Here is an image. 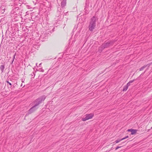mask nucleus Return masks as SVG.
Masks as SVG:
<instances>
[{
	"label": "nucleus",
	"mask_w": 152,
	"mask_h": 152,
	"mask_svg": "<svg viewBox=\"0 0 152 152\" xmlns=\"http://www.w3.org/2000/svg\"><path fill=\"white\" fill-rule=\"evenodd\" d=\"M96 18L94 16L91 19L88 27L89 29L91 31H92L94 29L96 26Z\"/></svg>",
	"instance_id": "nucleus-1"
},
{
	"label": "nucleus",
	"mask_w": 152,
	"mask_h": 152,
	"mask_svg": "<svg viewBox=\"0 0 152 152\" xmlns=\"http://www.w3.org/2000/svg\"><path fill=\"white\" fill-rule=\"evenodd\" d=\"M46 96L45 95L42 96L35 100L33 102L35 104L34 107H36L45 99Z\"/></svg>",
	"instance_id": "nucleus-2"
},
{
	"label": "nucleus",
	"mask_w": 152,
	"mask_h": 152,
	"mask_svg": "<svg viewBox=\"0 0 152 152\" xmlns=\"http://www.w3.org/2000/svg\"><path fill=\"white\" fill-rule=\"evenodd\" d=\"M94 116V114L93 113L86 114L85 115V117L82 118V120L83 121H85L89 119L92 118Z\"/></svg>",
	"instance_id": "nucleus-3"
},
{
	"label": "nucleus",
	"mask_w": 152,
	"mask_h": 152,
	"mask_svg": "<svg viewBox=\"0 0 152 152\" xmlns=\"http://www.w3.org/2000/svg\"><path fill=\"white\" fill-rule=\"evenodd\" d=\"M37 109V108H36L35 107H34V106H33L28 110V114H30L31 113L35 111Z\"/></svg>",
	"instance_id": "nucleus-4"
},
{
	"label": "nucleus",
	"mask_w": 152,
	"mask_h": 152,
	"mask_svg": "<svg viewBox=\"0 0 152 152\" xmlns=\"http://www.w3.org/2000/svg\"><path fill=\"white\" fill-rule=\"evenodd\" d=\"M110 44V43L109 42H107L105 43H104L102 45V48L103 49H104L105 48H107L108 46H109Z\"/></svg>",
	"instance_id": "nucleus-5"
},
{
	"label": "nucleus",
	"mask_w": 152,
	"mask_h": 152,
	"mask_svg": "<svg viewBox=\"0 0 152 152\" xmlns=\"http://www.w3.org/2000/svg\"><path fill=\"white\" fill-rule=\"evenodd\" d=\"M127 131L131 132V134L132 135H133L134 134H135L136 133L137 130L135 129H128L127 130Z\"/></svg>",
	"instance_id": "nucleus-6"
},
{
	"label": "nucleus",
	"mask_w": 152,
	"mask_h": 152,
	"mask_svg": "<svg viewBox=\"0 0 152 152\" xmlns=\"http://www.w3.org/2000/svg\"><path fill=\"white\" fill-rule=\"evenodd\" d=\"M66 0H63L61 2V6L62 7H63L66 5Z\"/></svg>",
	"instance_id": "nucleus-7"
},
{
	"label": "nucleus",
	"mask_w": 152,
	"mask_h": 152,
	"mask_svg": "<svg viewBox=\"0 0 152 152\" xmlns=\"http://www.w3.org/2000/svg\"><path fill=\"white\" fill-rule=\"evenodd\" d=\"M0 69L1 70V72H3L4 70V65H1L0 66Z\"/></svg>",
	"instance_id": "nucleus-8"
},
{
	"label": "nucleus",
	"mask_w": 152,
	"mask_h": 152,
	"mask_svg": "<svg viewBox=\"0 0 152 152\" xmlns=\"http://www.w3.org/2000/svg\"><path fill=\"white\" fill-rule=\"evenodd\" d=\"M128 87L126 85H125L124 86V87L123 89V91H126L127 89H128Z\"/></svg>",
	"instance_id": "nucleus-9"
},
{
	"label": "nucleus",
	"mask_w": 152,
	"mask_h": 152,
	"mask_svg": "<svg viewBox=\"0 0 152 152\" xmlns=\"http://www.w3.org/2000/svg\"><path fill=\"white\" fill-rule=\"evenodd\" d=\"M146 66V65H145L143 66L142 67L140 68V71H142L143 70V69L145 68Z\"/></svg>",
	"instance_id": "nucleus-10"
},
{
	"label": "nucleus",
	"mask_w": 152,
	"mask_h": 152,
	"mask_svg": "<svg viewBox=\"0 0 152 152\" xmlns=\"http://www.w3.org/2000/svg\"><path fill=\"white\" fill-rule=\"evenodd\" d=\"M123 140L122 139L119 140H117L115 141V142L116 143H118L120 142L122 140Z\"/></svg>",
	"instance_id": "nucleus-11"
},
{
	"label": "nucleus",
	"mask_w": 152,
	"mask_h": 152,
	"mask_svg": "<svg viewBox=\"0 0 152 152\" xmlns=\"http://www.w3.org/2000/svg\"><path fill=\"white\" fill-rule=\"evenodd\" d=\"M6 82H7L8 84H9L10 85V86H11V87L12 84H11V83H10V82H9V81H8V80H7Z\"/></svg>",
	"instance_id": "nucleus-12"
},
{
	"label": "nucleus",
	"mask_w": 152,
	"mask_h": 152,
	"mask_svg": "<svg viewBox=\"0 0 152 152\" xmlns=\"http://www.w3.org/2000/svg\"><path fill=\"white\" fill-rule=\"evenodd\" d=\"M127 87H128L130 85V83L129 82L126 85Z\"/></svg>",
	"instance_id": "nucleus-13"
},
{
	"label": "nucleus",
	"mask_w": 152,
	"mask_h": 152,
	"mask_svg": "<svg viewBox=\"0 0 152 152\" xmlns=\"http://www.w3.org/2000/svg\"><path fill=\"white\" fill-rule=\"evenodd\" d=\"M128 137H129V136H127L126 137H125L122 138V140H124V139H126V138H128Z\"/></svg>",
	"instance_id": "nucleus-14"
},
{
	"label": "nucleus",
	"mask_w": 152,
	"mask_h": 152,
	"mask_svg": "<svg viewBox=\"0 0 152 152\" xmlns=\"http://www.w3.org/2000/svg\"><path fill=\"white\" fill-rule=\"evenodd\" d=\"M33 75H32L33 77H34L35 76V73L34 72H33Z\"/></svg>",
	"instance_id": "nucleus-15"
},
{
	"label": "nucleus",
	"mask_w": 152,
	"mask_h": 152,
	"mask_svg": "<svg viewBox=\"0 0 152 152\" xmlns=\"http://www.w3.org/2000/svg\"><path fill=\"white\" fill-rule=\"evenodd\" d=\"M120 147H120V146L117 147L115 148V150H117V149H118V148H120Z\"/></svg>",
	"instance_id": "nucleus-16"
},
{
	"label": "nucleus",
	"mask_w": 152,
	"mask_h": 152,
	"mask_svg": "<svg viewBox=\"0 0 152 152\" xmlns=\"http://www.w3.org/2000/svg\"><path fill=\"white\" fill-rule=\"evenodd\" d=\"M15 55H14V56H13V60H12V62H13L14 60V59L15 58Z\"/></svg>",
	"instance_id": "nucleus-17"
},
{
	"label": "nucleus",
	"mask_w": 152,
	"mask_h": 152,
	"mask_svg": "<svg viewBox=\"0 0 152 152\" xmlns=\"http://www.w3.org/2000/svg\"><path fill=\"white\" fill-rule=\"evenodd\" d=\"M134 81V80H131V81H129V83H132V82H133Z\"/></svg>",
	"instance_id": "nucleus-18"
},
{
	"label": "nucleus",
	"mask_w": 152,
	"mask_h": 152,
	"mask_svg": "<svg viewBox=\"0 0 152 152\" xmlns=\"http://www.w3.org/2000/svg\"><path fill=\"white\" fill-rule=\"evenodd\" d=\"M40 71L42 72H44V69H42L40 70Z\"/></svg>",
	"instance_id": "nucleus-19"
},
{
	"label": "nucleus",
	"mask_w": 152,
	"mask_h": 152,
	"mask_svg": "<svg viewBox=\"0 0 152 152\" xmlns=\"http://www.w3.org/2000/svg\"><path fill=\"white\" fill-rule=\"evenodd\" d=\"M37 63H36V65L37 66Z\"/></svg>",
	"instance_id": "nucleus-20"
},
{
	"label": "nucleus",
	"mask_w": 152,
	"mask_h": 152,
	"mask_svg": "<svg viewBox=\"0 0 152 152\" xmlns=\"http://www.w3.org/2000/svg\"><path fill=\"white\" fill-rule=\"evenodd\" d=\"M41 63H40V64H39V65H41Z\"/></svg>",
	"instance_id": "nucleus-21"
}]
</instances>
